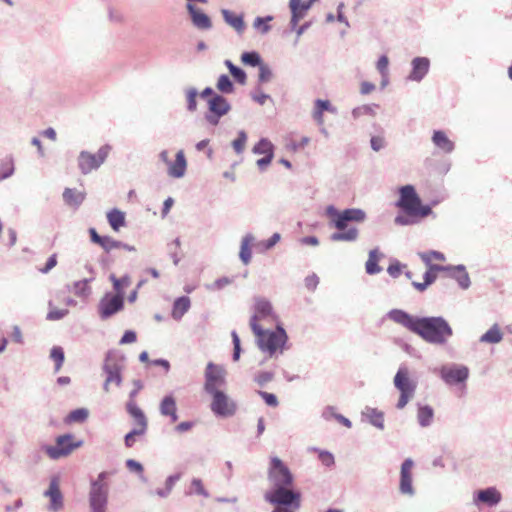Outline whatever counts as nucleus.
<instances>
[{
	"label": "nucleus",
	"instance_id": "1",
	"mask_svg": "<svg viewBox=\"0 0 512 512\" xmlns=\"http://www.w3.org/2000/svg\"><path fill=\"white\" fill-rule=\"evenodd\" d=\"M387 318L433 345H445L453 335L450 324L441 316L417 317L402 309H392Z\"/></svg>",
	"mask_w": 512,
	"mask_h": 512
},
{
	"label": "nucleus",
	"instance_id": "2",
	"mask_svg": "<svg viewBox=\"0 0 512 512\" xmlns=\"http://www.w3.org/2000/svg\"><path fill=\"white\" fill-rule=\"evenodd\" d=\"M326 216L330 219L338 232L331 235V240L335 242H354L359 237V230L356 227L347 228L348 222L362 223L366 220V212L360 208H348L339 211L335 206L329 205L325 209Z\"/></svg>",
	"mask_w": 512,
	"mask_h": 512
},
{
	"label": "nucleus",
	"instance_id": "3",
	"mask_svg": "<svg viewBox=\"0 0 512 512\" xmlns=\"http://www.w3.org/2000/svg\"><path fill=\"white\" fill-rule=\"evenodd\" d=\"M258 348L269 358H278L288 348V335L281 325L275 330L259 329L254 330Z\"/></svg>",
	"mask_w": 512,
	"mask_h": 512
},
{
	"label": "nucleus",
	"instance_id": "4",
	"mask_svg": "<svg viewBox=\"0 0 512 512\" xmlns=\"http://www.w3.org/2000/svg\"><path fill=\"white\" fill-rule=\"evenodd\" d=\"M396 206L411 217L424 218L432 214L430 206L422 205L413 185H405L399 188V199Z\"/></svg>",
	"mask_w": 512,
	"mask_h": 512
},
{
	"label": "nucleus",
	"instance_id": "5",
	"mask_svg": "<svg viewBox=\"0 0 512 512\" xmlns=\"http://www.w3.org/2000/svg\"><path fill=\"white\" fill-rule=\"evenodd\" d=\"M84 445L82 439L76 438L71 433L58 435L54 445H43L42 451L51 459L59 460L70 456L75 450Z\"/></svg>",
	"mask_w": 512,
	"mask_h": 512
},
{
	"label": "nucleus",
	"instance_id": "6",
	"mask_svg": "<svg viewBox=\"0 0 512 512\" xmlns=\"http://www.w3.org/2000/svg\"><path fill=\"white\" fill-rule=\"evenodd\" d=\"M393 384L395 388L400 392L396 407L398 409H403L414 397L417 388V382L411 378L408 367L401 365L394 376Z\"/></svg>",
	"mask_w": 512,
	"mask_h": 512
},
{
	"label": "nucleus",
	"instance_id": "7",
	"mask_svg": "<svg viewBox=\"0 0 512 512\" xmlns=\"http://www.w3.org/2000/svg\"><path fill=\"white\" fill-rule=\"evenodd\" d=\"M227 371L223 365L208 362L204 371V391L210 395L225 390Z\"/></svg>",
	"mask_w": 512,
	"mask_h": 512
},
{
	"label": "nucleus",
	"instance_id": "8",
	"mask_svg": "<svg viewBox=\"0 0 512 512\" xmlns=\"http://www.w3.org/2000/svg\"><path fill=\"white\" fill-rule=\"evenodd\" d=\"M260 321L269 323L277 322L278 315L270 300L265 297L258 296L254 298L253 314L250 318V327L252 331L262 328Z\"/></svg>",
	"mask_w": 512,
	"mask_h": 512
},
{
	"label": "nucleus",
	"instance_id": "9",
	"mask_svg": "<svg viewBox=\"0 0 512 512\" xmlns=\"http://www.w3.org/2000/svg\"><path fill=\"white\" fill-rule=\"evenodd\" d=\"M231 109V103L224 96L213 95L207 99V111L204 113V120L209 126L216 127Z\"/></svg>",
	"mask_w": 512,
	"mask_h": 512
},
{
	"label": "nucleus",
	"instance_id": "10",
	"mask_svg": "<svg viewBox=\"0 0 512 512\" xmlns=\"http://www.w3.org/2000/svg\"><path fill=\"white\" fill-rule=\"evenodd\" d=\"M111 147L109 145L101 146L96 153L83 150L77 157V165L83 175H88L97 170L106 161Z\"/></svg>",
	"mask_w": 512,
	"mask_h": 512
},
{
	"label": "nucleus",
	"instance_id": "11",
	"mask_svg": "<svg viewBox=\"0 0 512 512\" xmlns=\"http://www.w3.org/2000/svg\"><path fill=\"white\" fill-rule=\"evenodd\" d=\"M106 473L101 472L97 479L91 483L89 492V505L91 512H106L108 503V486L104 482Z\"/></svg>",
	"mask_w": 512,
	"mask_h": 512
},
{
	"label": "nucleus",
	"instance_id": "12",
	"mask_svg": "<svg viewBox=\"0 0 512 512\" xmlns=\"http://www.w3.org/2000/svg\"><path fill=\"white\" fill-rule=\"evenodd\" d=\"M209 396L211 397L210 409L215 416L227 418L236 414L237 403L225 390L215 392Z\"/></svg>",
	"mask_w": 512,
	"mask_h": 512
},
{
	"label": "nucleus",
	"instance_id": "13",
	"mask_svg": "<svg viewBox=\"0 0 512 512\" xmlns=\"http://www.w3.org/2000/svg\"><path fill=\"white\" fill-rule=\"evenodd\" d=\"M268 480L273 487L291 486L293 475L287 465L278 457L270 458Z\"/></svg>",
	"mask_w": 512,
	"mask_h": 512
},
{
	"label": "nucleus",
	"instance_id": "14",
	"mask_svg": "<svg viewBox=\"0 0 512 512\" xmlns=\"http://www.w3.org/2000/svg\"><path fill=\"white\" fill-rule=\"evenodd\" d=\"M289 486L273 487L265 493V500L271 504L287 507L293 505L294 509L300 507V494L288 489Z\"/></svg>",
	"mask_w": 512,
	"mask_h": 512
},
{
	"label": "nucleus",
	"instance_id": "15",
	"mask_svg": "<svg viewBox=\"0 0 512 512\" xmlns=\"http://www.w3.org/2000/svg\"><path fill=\"white\" fill-rule=\"evenodd\" d=\"M439 374L445 384L449 386H466L469 378V368L463 364L444 365L440 368Z\"/></svg>",
	"mask_w": 512,
	"mask_h": 512
},
{
	"label": "nucleus",
	"instance_id": "16",
	"mask_svg": "<svg viewBox=\"0 0 512 512\" xmlns=\"http://www.w3.org/2000/svg\"><path fill=\"white\" fill-rule=\"evenodd\" d=\"M501 501L502 493L495 486L476 490L472 494V504L478 509L496 507Z\"/></svg>",
	"mask_w": 512,
	"mask_h": 512
},
{
	"label": "nucleus",
	"instance_id": "17",
	"mask_svg": "<svg viewBox=\"0 0 512 512\" xmlns=\"http://www.w3.org/2000/svg\"><path fill=\"white\" fill-rule=\"evenodd\" d=\"M124 307V297L112 293H106L98 305V313L101 319H108L121 311Z\"/></svg>",
	"mask_w": 512,
	"mask_h": 512
},
{
	"label": "nucleus",
	"instance_id": "18",
	"mask_svg": "<svg viewBox=\"0 0 512 512\" xmlns=\"http://www.w3.org/2000/svg\"><path fill=\"white\" fill-rule=\"evenodd\" d=\"M413 468L414 461L411 458L405 459L400 467L399 492L408 497L416 494L413 486Z\"/></svg>",
	"mask_w": 512,
	"mask_h": 512
},
{
	"label": "nucleus",
	"instance_id": "19",
	"mask_svg": "<svg viewBox=\"0 0 512 512\" xmlns=\"http://www.w3.org/2000/svg\"><path fill=\"white\" fill-rule=\"evenodd\" d=\"M122 368V365L118 362L115 356L112 353H108L103 364V371L106 374L108 382L115 384L118 387L121 386Z\"/></svg>",
	"mask_w": 512,
	"mask_h": 512
},
{
	"label": "nucleus",
	"instance_id": "20",
	"mask_svg": "<svg viewBox=\"0 0 512 512\" xmlns=\"http://www.w3.org/2000/svg\"><path fill=\"white\" fill-rule=\"evenodd\" d=\"M43 495L49 498V505L47 507L49 511L57 512L63 508L64 499L60 491L59 479L57 477H53L50 480L49 487Z\"/></svg>",
	"mask_w": 512,
	"mask_h": 512
},
{
	"label": "nucleus",
	"instance_id": "21",
	"mask_svg": "<svg viewBox=\"0 0 512 512\" xmlns=\"http://www.w3.org/2000/svg\"><path fill=\"white\" fill-rule=\"evenodd\" d=\"M430 69V60L427 57H415L411 61V71L407 80L412 82H421L428 74Z\"/></svg>",
	"mask_w": 512,
	"mask_h": 512
},
{
	"label": "nucleus",
	"instance_id": "22",
	"mask_svg": "<svg viewBox=\"0 0 512 512\" xmlns=\"http://www.w3.org/2000/svg\"><path fill=\"white\" fill-rule=\"evenodd\" d=\"M186 9L191 18L192 24L200 30H209L212 28V21L210 17L203 11L198 9L193 3H187Z\"/></svg>",
	"mask_w": 512,
	"mask_h": 512
},
{
	"label": "nucleus",
	"instance_id": "23",
	"mask_svg": "<svg viewBox=\"0 0 512 512\" xmlns=\"http://www.w3.org/2000/svg\"><path fill=\"white\" fill-rule=\"evenodd\" d=\"M159 412L161 416L169 418L170 423H175L178 420L177 403L172 394H167L161 399Z\"/></svg>",
	"mask_w": 512,
	"mask_h": 512
},
{
	"label": "nucleus",
	"instance_id": "24",
	"mask_svg": "<svg viewBox=\"0 0 512 512\" xmlns=\"http://www.w3.org/2000/svg\"><path fill=\"white\" fill-rule=\"evenodd\" d=\"M167 166V174L172 178L184 177L187 169V161L183 150H179L176 153L174 161H170Z\"/></svg>",
	"mask_w": 512,
	"mask_h": 512
},
{
	"label": "nucleus",
	"instance_id": "25",
	"mask_svg": "<svg viewBox=\"0 0 512 512\" xmlns=\"http://www.w3.org/2000/svg\"><path fill=\"white\" fill-rule=\"evenodd\" d=\"M361 420L366 421L379 430H384V413L377 408L366 406L361 411Z\"/></svg>",
	"mask_w": 512,
	"mask_h": 512
},
{
	"label": "nucleus",
	"instance_id": "26",
	"mask_svg": "<svg viewBox=\"0 0 512 512\" xmlns=\"http://www.w3.org/2000/svg\"><path fill=\"white\" fill-rule=\"evenodd\" d=\"M330 112L332 114L337 113V108L331 104L329 100L317 99L314 102V109L312 111V117L319 126L324 124V112Z\"/></svg>",
	"mask_w": 512,
	"mask_h": 512
},
{
	"label": "nucleus",
	"instance_id": "27",
	"mask_svg": "<svg viewBox=\"0 0 512 512\" xmlns=\"http://www.w3.org/2000/svg\"><path fill=\"white\" fill-rule=\"evenodd\" d=\"M432 143L442 153L450 154L455 149L454 142L442 130H435L432 134Z\"/></svg>",
	"mask_w": 512,
	"mask_h": 512
},
{
	"label": "nucleus",
	"instance_id": "28",
	"mask_svg": "<svg viewBox=\"0 0 512 512\" xmlns=\"http://www.w3.org/2000/svg\"><path fill=\"white\" fill-rule=\"evenodd\" d=\"M221 14L225 23L232 27L238 35H242L244 33L246 25L243 15H236L228 9H222Z\"/></svg>",
	"mask_w": 512,
	"mask_h": 512
},
{
	"label": "nucleus",
	"instance_id": "29",
	"mask_svg": "<svg viewBox=\"0 0 512 512\" xmlns=\"http://www.w3.org/2000/svg\"><path fill=\"white\" fill-rule=\"evenodd\" d=\"M255 241V236L252 233H246L241 239L239 258L244 265H248L251 262V246L255 244Z\"/></svg>",
	"mask_w": 512,
	"mask_h": 512
},
{
	"label": "nucleus",
	"instance_id": "30",
	"mask_svg": "<svg viewBox=\"0 0 512 512\" xmlns=\"http://www.w3.org/2000/svg\"><path fill=\"white\" fill-rule=\"evenodd\" d=\"M504 338V333L499 324H493L484 334L479 338L480 343L484 344H499Z\"/></svg>",
	"mask_w": 512,
	"mask_h": 512
},
{
	"label": "nucleus",
	"instance_id": "31",
	"mask_svg": "<svg viewBox=\"0 0 512 512\" xmlns=\"http://www.w3.org/2000/svg\"><path fill=\"white\" fill-rule=\"evenodd\" d=\"M382 257L383 254L378 248L369 251L368 259L365 263V271L368 275H375L382 271V268L379 266V261Z\"/></svg>",
	"mask_w": 512,
	"mask_h": 512
},
{
	"label": "nucleus",
	"instance_id": "32",
	"mask_svg": "<svg viewBox=\"0 0 512 512\" xmlns=\"http://www.w3.org/2000/svg\"><path fill=\"white\" fill-rule=\"evenodd\" d=\"M449 276L457 281L458 285L466 290L471 285L469 274L464 265L452 266V271H449Z\"/></svg>",
	"mask_w": 512,
	"mask_h": 512
},
{
	"label": "nucleus",
	"instance_id": "33",
	"mask_svg": "<svg viewBox=\"0 0 512 512\" xmlns=\"http://www.w3.org/2000/svg\"><path fill=\"white\" fill-rule=\"evenodd\" d=\"M86 194L83 191L66 188L63 192L65 203L73 208H78L85 200Z\"/></svg>",
	"mask_w": 512,
	"mask_h": 512
},
{
	"label": "nucleus",
	"instance_id": "34",
	"mask_svg": "<svg viewBox=\"0 0 512 512\" xmlns=\"http://www.w3.org/2000/svg\"><path fill=\"white\" fill-rule=\"evenodd\" d=\"M434 420V409L429 405H418L417 421L422 428L432 425Z\"/></svg>",
	"mask_w": 512,
	"mask_h": 512
},
{
	"label": "nucleus",
	"instance_id": "35",
	"mask_svg": "<svg viewBox=\"0 0 512 512\" xmlns=\"http://www.w3.org/2000/svg\"><path fill=\"white\" fill-rule=\"evenodd\" d=\"M92 280L93 278L75 281L71 287L68 286V290L74 293L75 296L85 300L91 295L89 283Z\"/></svg>",
	"mask_w": 512,
	"mask_h": 512
},
{
	"label": "nucleus",
	"instance_id": "36",
	"mask_svg": "<svg viewBox=\"0 0 512 512\" xmlns=\"http://www.w3.org/2000/svg\"><path fill=\"white\" fill-rule=\"evenodd\" d=\"M190 306H191V302L187 296H182V297L177 298L173 303V308H172V313H171L172 317L175 320H180L184 316V314L188 312V310L190 309Z\"/></svg>",
	"mask_w": 512,
	"mask_h": 512
},
{
	"label": "nucleus",
	"instance_id": "37",
	"mask_svg": "<svg viewBox=\"0 0 512 512\" xmlns=\"http://www.w3.org/2000/svg\"><path fill=\"white\" fill-rule=\"evenodd\" d=\"M107 220L111 228L116 232L126 224L125 213L117 208L107 212Z\"/></svg>",
	"mask_w": 512,
	"mask_h": 512
},
{
	"label": "nucleus",
	"instance_id": "38",
	"mask_svg": "<svg viewBox=\"0 0 512 512\" xmlns=\"http://www.w3.org/2000/svg\"><path fill=\"white\" fill-rule=\"evenodd\" d=\"M378 104H363L352 109L351 115L354 120H359L364 116L375 117L377 114Z\"/></svg>",
	"mask_w": 512,
	"mask_h": 512
},
{
	"label": "nucleus",
	"instance_id": "39",
	"mask_svg": "<svg viewBox=\"0 0 512 512\" xmlns=\"http://www.w3.org/2000/svg\"><path fill=\"white\" fill-rule=\"evenodd\" d=\"M15 172L14 158L7 155L0 159V181L10 178Z\"/></svg>",
	"mask_w": 512,
	"mask_h": 512
},
{
	"label": "nucleus",
	"instance_id": "40",
	"mask_svg": "<svg viewBox=\"0 0 512 512\" xmlns=\"http://www.w3.org/2000/svg\"><path fill=\"white\" fill-rule=\"evenodd\" d=\"M127 411L136 420L137 427L147 429V419L134 401L131 400L127 403Z\"/></svg>",
	"mask_w": 512,
	"mask_h": 512
},
{
	"label": "nucleus",
	"instance_id": "41",
	"mask_svg": "<svg viewBox=\"0 0 512 512\" xmlns=\"http://www.w3.org/2000/svg\"><path fill=\"white\" fill-rule=\"evenodd\" d=\"M185 101H186V109L190 113H194L197 111L198 103L197 97L199 96V92L195 87H186L183 90Z\"/></svg>",
	"mask_w": 512,
	"mask_h": 512
},
{
	"label": "nucleus",
	"instance_id": "42",
	"mask_svg": "<svg viewBox=\"0 0 512 512\" xmlns=\"http://www.w3.org/2000/svg\"><path fill=\"white\" fill-rule=\"evenodd\" d=\"M273 16L268 15L265 17H256L252 23L253 29L259 33L260 35H266L268 34L272 26L270 25V22L273 20Z\"/></svg>",
	"mask_w": 512,
	"mask_h": 512
},
{
	"label": "nucleus",
	"instance_id": "43",
	"mask_svg": "<svg viewBox=\"0 0 512 512\" xmlns=\"http://www.w3.org/2000/svg\"><path fill=\"white\" fill-rule=\"evenodd\" d=\"M252 152L257 155L274 156V145L269 139L261 138L254 145Z\"/></svg>",
	"mask_w": 512,
	"mask_h": 512
},
{
	"label": "nucleus",
	"instance_id": "44",
	"mask_svg": "<svg viewBox=\"0 0 512 512\" xmlns=\"http://www.w3.org/2000/svg\"><path fill=\"white\" fill-rule=\"evenodd\" d=\"M110 281L113 284L115 295H121L124 297V290L131 284V278L128 275L122 278H117L114 274L109 276Z\"/></svg>",
	"mask_w": 512,
	"mask_h": 512
},
{
	"label": "nucleus",
	"instance_id": "45",
	"mask_svg": "<svg viewBox=\"0 0 512 512\" xmlns=\"http://www.w3.org/2000/svg\"><path fill=\"white\" fill-rule=\"evenodd\" d=\"M418 256L425 263V265H430V263H432L434 260L439 262H444L446 260V257L442 252L435 250L419 252Z\"/></svg>",
	"mask_w": 512,
	"mask_h": 512
},
{
	"label": "nucleus",
	"instance_id": "46",
	"mask_svg": "<svg viewBox=\"0 0 512 512\" xmlns=\"http://www.w3.org/2000/svg\"><path fill=\"white\" fill-rule=\"evenodd\" d=\"M188 495H200L204 498H208L210 496L209 492L204 488L203 482L199 478H193L191 480Z\"/></svg>",
	"mask_w": 512,
	"mask_h": 512
},
{
	"label": "nucleus",
	"instance_id": "47",
	"mask_svg": "<svg viewBox=\"0 0 512 512\" xmlns=\"http://www.w3.org/2000/svg\"><path fill=\"white\" fill-rule=\"evenodd\" d=\"M280 239L281 235L276 232L269 239L256 243V248L260 253H264L272 249L280 241Z\"/></svg>",
	"mask_w": 512,
	"mask_h": 512
},
{
	"label": "nucleus",
	"instance_id": "48",
	"mask_svg": "<svg viewBox=\"0 0 512 512\" xmlns=\"http://www.w3.org/2000/svg\"><path fill=\"white\" fill-rule=\"evenodd\" d=\"M216 87L223 94H231L234 91V85L232 81L225 74L219 76Z\"/></svg>",
	"mask_w": 512,
	"mask_h": 512
},
{
	"label": "nucleus",
	"instance_id": "49",
	"mask_svg": "<svg viewBox=\"0 0 512 512\" xmlns=\"http://www.w3.org/2000/svg\"><path fill=\"white\" fill-rule=\"evenodd\" d=\"M50 358L55 362V372H58L65 360L63 348L60 346H54L50 351Z\"/></svg>",
	"mask_w": 512,
	"mask_h": 512
},
{
	"label": "nucleus",
	"instance_id": "50",
	"mask_svg": "<svg viewBox=\"0 0 512 512\" xmlns=\"http://www.w3.org/2000/svg\"><path fill=\"white\" fill-rule=\"evenodd\" d=\"M241 61L245 65H249L252 67L260 66L263 62L259 55V53L252 51V52H244L241 55Z\"/></svg>",
	"mask_w": 512,
	"mask_h": 512
},
{
	"label": "nucleus",
	"instance_id": "51",
	"mask_svg": "<svg viewBox=\"0 0 512 512\" xmlns=\"http://www.w3.org/2000/svg\"><path fill=\"white\" fill-rule=\"evenodd\" d=\"M424 282H413L412 285L415 289H417L420 292H423L427 289L428 286H430L432 283L436 280V275L431 271L427 270L424 273Z\"/></svg>",
	"mask_w": 512,
	"mask_h": 512
},
{
	"label": "nucleus",
	"instance_id": "52",
	"mask_svg": "<svg viewBox=\"0 0 512 512\" xmlns=\"http://www.w3.org/2000/svg\"><path fill=\"white\" fill-rule=\"evenodd\" d=\"M247 134L244 130L238 131L237 138L232 141V147L237 154H241L247 143Z\"/></svg>",
	"mask_w": 512,
	"mask_h": 512
},
{
	"label": "nucleus",
	"instance_id": "53",
	"mask_svg": "<svg viewBox=\"0 0 512 512\" xmlns=\"http://www.w3.org/2000/svg\"><path fill=\"white\" fill-rule=\"evenodd\" d=\"M89 415V411L86 408H78L69 413L67 416V422H84Z\"/></svg>",
	"mask_w": 512,
	"mask_h": 512
},
{
	"label": "nucleus",
	"instance_id": "54",
	"mask_svg": "<svg viewBox=\"0 0 512 512\" xmlns=\"http://www.w3.org/2000/svg\"><path fill=\"white\" fill-rule=\"evenodd\" d=\"M232 283V280L228 277H221L215 280L213 283L205 284V288L208 291H219L225 288L226 286L230 285Z\"/></svg>",
	"mask_w": 512,
	"mask_h": 512
},
{
	"label": "nucleus",
	"instance_id": "55",
	"mask_svg": "<svg viewBox=\"0 0 512 512\" xmlns=\"http://www.w3.org/2000/svg\"><path fill=\"white\" fill-rule=\"evenodd\" d=\"M68 314L67 309H58L49 302V312L47 314V319L51 321H56L64 318Z\"/></svg>",
	"mask_w": 512,
	"mask_h": 512
},
{
	"label": "nucleus",
	"instance_id": "56",
	"mask_svg": "<svg viewBox=\"0 0 512 512\" xmlns=\"http://www.w3.org/2000/svg\"><path fill=\"white\" fill-rule=\"evenodd\" d=\"M121 241L115 240L110 236H103L100 246L106 251L111 252L114 249H120Z\"/></svg>",
	"mask_w": 512,
	"mask_h": 512
},
{
	"label": "nucleus",
	"instance_id": "57",
	"mask_svg": "<svg viewBox=\"0 0 512 512\" xmlns=\"http://www.w3.org/2000/svg\"><path fill=\"white\" fill-rule=\"evenodd\" d=\"M146 432V428L135 427L125 436V445L127 447H132L136 441L135 437L143 435Z\"/></svg>",
	"mask_w": 512,
	"mask_h": 512
},
{
	"label": "nucleus",
	"instance_id": "58",
	"mask_svg": "<svg viewBox=\"0 0 512 512\" xmlns=\"http://www.w3.org/2000/svg\"><path fill=\"white\" fill-rule=\"evenodd\" d=\"M272 76H273V73H272V70L270 69V67L267 64L262 63L259 66V75H258L259 82L267 83L271 80Z\"/></svg>",
	"mask_w": 512,
	"mask_h": 512
},
{
	"label": "nucleus",
	"instance_id": "59",
	"mask_svg": "<svg viewBox=\"0 0 512 512\" xmlns=\"http://www.w3.org/2000/svg\"><path fill=\"white\" fill-rule=\"evenodd\" d=\"M273 378H274V372L261 371L255 375L254 380L258 385L264 386L266 383L270 382Z\"/></svg>",
	"mask_w": 512,
	"mask_h": 512
},
{
	"label": "nucleus",
	"instance_id": "60",
	"mask_svg": "<svg viewBox=\"0 0 512 512\" xmlns=\"http://www.w3.org/2000/svg\"><path fill=\"white\" fill-rule=\"evenodd\" d=\"M126 467L131 471L140 474V478L142 481H146L143 476V466L140 462L134 459H128L126 461Z\"/></svg>",
	"mask_w": 512,
	"mask_h": 512
},
{
	"label": "nucleus",
	"instance_id": "61",
	"mask_svg": "<svg viewBox=\"0 0 512 512\" xmlns=\"http://www.w3.org/2000/svg\"><path fill=\"white\" fill-rule=\"evenodd\" d=\"M251 98L260 105H264L268 100H271L270 95L264 93L260 88L251 92Z\"/></svg>",
	"mask_w": 512,
	"mask_h": 512
},
{
	"label": "nucleus",
	"instance_id": "62",
	"mask_svg": "<svg viewBox=\"0 0 512 512\" xmlns=\"http://www.w3.org/2000/svg\"><path fill=\"white\" fill-rule=\"evenodd\" d=\"M370 145L373 151L379 152L386 146L385 138L383 136H372Z\"/></svg>",
	"mask_w": 512,
	"mask_h": 512
},
{
	"label": "nucleus",
	"instance_id": "63",
	"mask_svg": "<svg viewBox=\"0 0 512 512\" xmlns=\"http://www.w3.org/2000/svg\"><path fill=\"white\" fill-rule=\"evenodd\" d=\"M418 217H411L409 215H398L395 217V223L397 225H401V226H408V225H412V224H415V223H418Z\"/></svg>",
	"mask_w": 512,
	"mask_h": 512
},
{
	"label": "nucleus",
	"instance_id": "64",
	"mask_svg": "<svg viewBox=\"0 0 512 512\" xmlns=\"http://www.w3.org/2000/svg\"><path fill=\"white\" fill-rule=\"evenodd\" d=\"M304 284L309 291H315L319 284V277L312 273L304 279Z\"/></svg>",
	"mask_w": 512,
	"mask_h": 512
}]
</instances>
